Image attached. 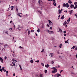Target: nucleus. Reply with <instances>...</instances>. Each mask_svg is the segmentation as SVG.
Here are the masks:
<instances>
[{
    "label": "nucleus",
    "mask_w": 77,
    "mask_h": 77,
    "mask_svg": "<svg viewBox=\"0 0 77 77\" xmlns=\"http://www.w3.org/2000/svg\"><path fill=\"white\" fill-rule=\"evenodd\" d=\"M57 67L56 66L55 67H53L51 68V69H54V70L52 72V73H56V72H57V69H56V68H57Z\"/></svg>",
    "instance_id": "f257e3e1"
},
{
    "label": "nucleus",
    "mask_w": 77,
    "mask_h": 77,
    "mask_svg": "<svg viewBox=\"0 0 77 77\" xmlns=\"http://www.w3.org/2000/svg\"><path fill=\"white\" fill-rule=\"evenodd\" d=\"M38 3L39 4V6L43 7V5H42V2L41 0H39L38 1Z\"/></svg>",
    "instance_id": "f03ea898"
},
{
    "label": "nucleus",
    "mask_w": 77,
    "mask_h": 77,
    "mask_svg": "<svg viewBox=\"0 0 77 77\" xmlns=\"http://www.w3.org/2000/svg\"><path fill=\"white\" fill-rule=\"evenodd\" d=\"M48 31V33H49V34H51V33H54V32L53 31H49L48 30H47Z\"/></svg>",
    "instance_id": "7ed1b4c3"
},
{
    "label": "nucleus",
    "mask_w": 77,
    "mask_h": 77,
    "mask_svg": "<svg viewBox=\"0 0 77 77\" xmlns=\"http://www.w3.org/2000/svg\"><path fill=\"white\" fill-rule=\"evenodd\" d=\"M74 5L72 4L71 6H70V8H71V9H72V8H74Z\"/></svg>",
    "instance_id": "20e7f679"
},
{
    "label": "nucleus",
    "mask_w": 77,
    "mask_h": 77,
    "mask_svg": "<svg viewBox=\"0 0 77 77\" xmlns=\"http://www.w3.org/2000/svg\"><path fill=\"white\" fill-rule=\"evenodd\" d=\"M50 57H52L54 56L53 53H50Z\"/></svg>",
    "instance_id": "39448f33"
},
{
    "label": "nucleus",
    "mask_w": 77,
    "mask_h": 77,
    "mask_svg": "<svg viewBox=\"0 0 77 77\" xmlns=\"http://www.w3.org/2000/svg\"><path fill=\"white\" fill-rule=\"evenodd\" d=\"M49 25H52L53 24V23L50 20H49Z\"/></svg>",
    "instance_id": "423d86ee"
},
{
    "label": "nucleus",
    "mask_w": 77,
    "mask_h": 77,
    "mask_svg": "<svg viewBox=\"0 0 77 77\" xmlns=\"http://www.w3.org/2000/svg\"><path fill=\"white\" fill-rule=\"evenodd\" d=\"M72 11H73V10H71L70 11V15H71L72 14Z\"/></svg>",
    "instance_id": "0eeeda50"
},
{
    "label": "nucleus",
    "mask_w": 77,
    "mask_h": 77,
    "mask_svg": "<svg viewBox=\"0 0 77 77\" xmlns=\"http://www.w3.org/2000/svg\"><path fill=\"white\" fill-rule=\"evenodd\" d=\"M62 20H63L65 18V17H64V15H63L61 17Z\"/></svg>",
    "instance_id": "6e6552de"
},
{
    "label": "nucleus",
    "mask_w": 77,
    "mask_h": 77,
    "mask_svg": "<svg viewBox=\"0 0 77 77\" xmlns=\"http://www.w3.org/2000/svg\"><path fill=\"white\" fill-rule=\"evenodd\" d=\"M28 31V34L29 35H30V31L29 30V29H27Z\"/></svg>",
    "instance_id": "1a4fd4ad"
},
{
    "label": "nucleus",
    "mask_w": 77,
    "mask_h": 77,
    "mask_svg": "<svg viewBox=\"0 0 77 77\" xmlns=\"http://www.w3.org/2000/svg\"><path fill=\"white\" fill-rule=\"evenodd\" d=\"M66 4H65V3H63V7H64V8L65 7H66Z\"/></svg>",
    "instance_id": "9d476101"
},
{
    "label": "nucleus",
    "mask_w": 77,
    "mask_h": 77,
    "mask_svg": "<svg viewBox=\"0 0 77 77\" xmlns=\"http://www.w3.org/2000/svg\"><path fill=\"white\" fill-rule=\"evenodd\" d=\"M45 67L46 68H48V67H49V65H48V64L45 65Z\"/></svg>",
    "instance_id": "9b49d317"
},
{
    "label": "nucleus",
    "mask_w": 77,
    "mask_h": 77,
    "mask_svg": "<svg viewBox=\"0 0 77 77\" xmlns=\"http://www.w3.org/2000/svg\"><path fill=\"white\" fill-rule=\"evenodd\" d=\"M66 7L68 8L69 7V5L68 3H66Z\"/></svg>",
    "instance_id": "f8f14e48"
},
{
    "label": "nucleus",
    "mask_w": 77,
    "mask_h": 77,
    "mask_svg": "<svg viewBox=\"0 0 77 77\" xmlns=\"http://www.w3.org/2000/svg\"><path fill=\"white\" fill-rule=\"evenodd\" d=\"M62 44H60L59 45V47H60V48H62Z\"/></svg>",
    "instance_id": "ddd939ff"
},
{
    "label": "nucleus",
    "mask_w": 77,
    "mask_h": 77,
    "mask_svg": "<svg viewBox=\"0 0 77 77\" xmlns=\"http://www.w3.org/2000/svg\"><path fill=\"white\" fill-rule=\"evenodd\" d=\"M16 9L17 12H18V7H17V6L16 7Z\"/></svg>",
    "instance_id": "4468645a"
},
{
    "label": "nucleus",
    "mask_w": 77,
    "mask_h": 77,
    "mask_svg": "<svg viewBox=\"0 0 77 77\" xmlns=\"http://www.w3.org/2000/svg\"><path fill=\"white\" fill-rule=\"evenodd\" d=\"M61 75H60L58 73L57 74V77H60V76Z\"/></svg>",
    "instance_id": "2eb2a0df"
},
{
    "label": "nucleus",
    "mask_w": 77,
    "mask_h": 77,
    "mask_svg": "<svg viewBox=\"0 0 77 77\" xmlns=\"http://www.w3.org/2000/svg\"><path fill=\"white\" fill-rule=\"evenodd\" d=\"M68 40H69L68 39V40H67L66 41H65V43H66V44H67V43H68V42H69Z\"/></svg>",
    "instance_id": "dca6fc26"
},
{
    "label": "nucleus",
    "mask_w": 77,
    "mask_h": 77,
    "mask_svg": "<svg viewBox=\"0 0 77 77\" xmlns=\"http://www.w3.org/2000/svg\"><path fill=\"white\" fill-rule=\"evenodd\" d=\"M74 9H75L77 8V5H75V6L74 7Z\"/></svg>",
    "instance_id": "f3484780"
},
{
    "label": "nucleus",
    "mask_w": 77,
    "mask_h": 77,
    "mask_svg": "<svg viewBox=\"0 0 77 77\" xmlns=\"http://www.w3.org/2000/svg\"><path fill=\"white\" fill-rule=\"evenodd\" d=\"M53 5H54L55 6H56V2H54L53 3Z\"/></svg>",
    "instance_id": "a211bd4d"
},
{
    "label": "nucleus",
    "mask_w": 77,
    "mask_h": 77,
    "mask_svg": "<svg viewBox=\"0 0 77 77\" xmlns=\"http://www.w3.org/2000/svg\"><path fill=\"white\" fill-rule=\"evenodd\" d=\"M59 31H60V32H62V29H60V28H59Z\"/></svg>",
    "instance_id": "6ab92c4d"
},
{
    "label": "nucleus",
    "mask_w": 77,
    "mask_h": 77,
    "mask_svg": "<svg viewBox=\"0 0 77 77\" xmlns=\"http://www.w3.org/2000/svg\"><path fill=\"white\" fill-rule=\"evenodd\" d=\"M17 15H18L19 17H21V14L20 13H19L17 14Z\"/></svg>",
    "instance_id": "aec40b11"
},
{
    "label": "nucleus",
    "mask_w": 77,
    "mask_h": 77,
    "mask_svg": "<svg viewBox=\"0 0 77 77\" xmlns=\"http://www.w3.org/2000/svg\"><path fill=\"white\" fill-rule=\"evenodd\" d=\"M30 62H31V63H33V60H30Z\"/></svg>",
    "instance_id": "412c9836"
},
{
    "label": "nucleus",
    "mask_w": 77,
    "mask_h": 77,
    "mask_svg": "<svg viewBox=\"0 0 77 77\" xmlns=\"http://www.w3.org/2000/svg\"><path fill=\"white\" fill-rule=\"evenodd\" d=\"M68 2L70 4H71V3H72V2L71 1H68Z\"/></svg>",
    "instance_id": "4be33fe9"
},
{
    "label": "nucleus",
    "mask_w": 77,
    "mask_h": 77,
    "mask_svg": "<svg viewBox=\"0 0 77 77\" xmlns=\"http://www.w3.org/2000/svg\"><path fill=\"white\" fill-rule=\"evenodd\" d=\"M69 21H70V17H69V19L67 20V22L69 23Z\"/></svg>",
    "instance_id": "5701e85b"
},
{
    "label": "nucleus",
    "mask_w": 77,
    "mask_h": 77,
    "mask_svg": "<svg viewBox=\"0 0 77 77\" xmlns=\"http://www.w3.org/2000/svg\"><path fill=\"white\" fill-rule=\"evenodd\" d=\"M45 74H47V70H45Z\"/></svg>",
    "instance_id": "b1692460"
},
{
    "label": "nucleus",
    "mask_w": 77,
    "mask_h": 77,
    "mask_svg": "<svg viewBox=\"0 0 77 77\" xmlns=\"http://www.w3.org/2000/svg\"><path fill=\"white\" fill-rule=\"evenodd\" d=\"M59 14H61L62 13V12L60 10H59Z\"/></svg>",
    "instance_id": "393cba45"
},
{
    "label": "nucleus",
    "mask_w": 77,
    "mask_h": 77,
    "mask_svg": "<svg viewBox=\"0 0 77 77\" xmlns=\"http://www.w3.org/2000/svg\"><path fill=\"white\" fill-rule=\"evenodd\" d=\"M38 12H39V14H41L42 13V12L41 11H38Z\"/></svg>",
    "instance_id": "a878e982"
},
{
    "label": "nucleus",
    "mask_w": 77,
    "mask_h": 77,
    "mask_svg": "<svg viewBox=\"0 0 77 77\" xmlns=\"http://www.w3.org/2000/svg\"><path fill=\"white\" fill-rule=\"evenodd\" d=\"M75 48V46H73L72 48L73 49H74V48Z\"/></svg>",
    "instance_id": "bb28decb"
},
{
    "label": "nucleus",
    "mask_w": 77,
    "mask_h": 77,
    "mask_svg": "<svg viewBox=\"0 0 77 77\" xmlns=\"http://www.w3.org/2000/svg\"><path fill=\"white\" fill-rule=\"evenodd\" d=\"M31 32H35V30H31Z\"/></svg>",
    "instance_id": "cd10ccee"
},
{
    "label": "nucleus",
    "mask_w": 77,
    "mask_h": 77,
    "mask_svg": "<svg viewBox=\"0 0 77 77\" xmlns=\"http://www.w3.org/2000/svg\"><path fill=\"white\" fill-rule=\"evenodd\" d=\"M74 4H75V5H77V2H74Z\"/></svg>",
    "instance_id": "c85d7f7f"
},
{
    "label": "nucleus",
    "mask_w": 77,
    "mask_h": 77,
    "mask_svg": "<svg viewBox=\"0 0 77 77\" xmlns=\"http://www.w3.org/2000/svg\"><path fill=\"white\" fill-rule=\"evenodd\" d=\"M12 64H13V66H15V64L13 62H12Z\"/></svg>",
    "instance_id": "c756f323"
},
{
    "label": "nucleus",
    "mask_w": 77,
    "mask_h": 77,
    "mask_svg": "<svg viewBox=\"0 0 77 77\" xmlns=\"http://www.w3.org/2000/svg\"><path fill=\"white\" fill-rule=\"evenodd\" d=\"M37 32H38V33H39L40 32V30H39V29H38L37 30Z\"/></svg>",
    "instance_id": "7c9ffc66"
},
{
    "label": "nucleus",
    "mask_w": 77,
    "mask_h": 77,
    "mask_svg": "<svg viewBox=\"0 0 77 77\" xmlns=\"http://www.w3.org/2000/svg\"><path fill=\"white\" fill-rule=\"evenodd\" d=\"M66 23H63V25H64V26H66Z\"/></svg>",
    "instance_id": "2f4dec72"
},
{
    "label": "nucleus",
    "mask_w": 77,
    "mask_h": 77,
    "mask_svg": "<svg viewBox=\"0 0 77 77\" xmlns=\"http://www.w3.org/2000/svg\"><path fill=\"white\" fill-rule=\"evenodd\" d=\"M41 64H42V66H44V64L43 63H42Z\"/></svg>",
    "instance_id": "473e14b6"
},
{
    "label": "nucleus",
    "mask_w": 77,
    "mask_h": 77,
    "mask_svg": "<svg viewBox=\"0 0 77 77\" xmlns=\"http://www.w3.org/2000/svg\"><path fill=\"white\" fill-rule=\"evenodd\" d=\"M35 62H37V63H38V62H39V60H38L37 61H35Z\"/></svg>",
    "instance_id": "72a5a7b5"
},
{
    "label": "nucleus",
    "mask_w": 77,
    "mask_h": 77,
    "mask_svg": "<svg viewBox=\"0 0 77 77\" xmlns=\"http://www.w3.org/2000/svg\"><path fill=\"white\" fill-rule=\"evenodd\" d=\"M6 46H8V45L7 44H6L5 45H4V47H6Z\"/></svg>",
    "instance_id": "f704fd0d"
},
{
    "label": "nucleus",
    "mask_w": 77,
    "mask_h": 77,
    "mask_svg": "<svg viewBox=\"0 0 77 77\" xmlns=\"http://www.w3.org/2000/svg\"><path fill=\"white\" fill-rule=\"evenodd\" d=\"M51 63L52 64H53V63H54V61H51Z\"/></svg>",
    "instance_id": "c9c22d12"
},
{
    "label": "nucleus",
    "mask_w": 77,
    "mask_h": 77,
    "mask_svg": "<svg viewBox=\"0 0 77 77\" xmlns=\"http://www.w3.org/2000/svg\"><path fill=\"white\" fill-rule=\"evenodd\" d=\"M1 62H2V63H3V60L2 59L1 60Z\"/></svg>",
    "instance_id": "e433bc0d"
},
{
    "label": "nucleus",
    "mask_w": 77,
    "mask_h": 77,
    "mask_svg": "<svg viewBox=\"0 0 77 77\" xmlns=\"http://www.w3.org/2000/svg\"><path fill=\"white\" fill-rule=\"evenodd\" d=\"M44 49H42V50L41 51L42 53H43L44 52Z\"/></svg>",
    "instance_id": "4c0bfd02"
},
{
    "label": "nucleus",
    "mask_w": 77,
    "mask_h": 77,
    "mask_svg": "<svg viewBox=\"0 0 77 77\" xmlns=\"http://www.w3.org/2000/svg\"><path fill=\"white\" fill-rule=\"evenodd\" d=\"M66 33V31H63V33H64L65 34V33Z\"/></svg>",
    "instance_id": "58836bf2"
},
{
    "label": "nucleus",
    "mask_w": 77,
    "mask_h": 77,
    "mask_svg": "<svg viewBox=\"0 0 77 77\" xmlns=\"http://www.w3.org/2000/svg\"><path fill=\"white\" fill-rule=\"evenodd\" d=\"M3 59H2V58L1 57H0V60H2Z\"/></svg>",
    "instance_id": "ea45409f"
},
{
    "label": "nucleus",
    "mask_w": 77,
    "mask_h": 77,
    "mask_svg": "<svg viewBox=\"0 0 77 77\" xmlns=\"http://www.w3.org/2000/svg\"><path fill=\"white\" fill-rule=\"evenodd\" d=\"M12 61L14 62L15 61V60H14V58H13L12 59Z\"/></svg>",
    "instance_id": "a19ab883"
},
{
    "label": "nucleus",
    "mask_w": 77,
    "mask_h": 77,
    "mask_svg": "<svg viewBox=\"0 0 77 77\" xmlns=\"http://www.w3.org/2000/svg\"><path fill=\"white\" fill-rule=\"evenodd\" d=\"M0 71H1V72H2V71H3V70H2V69H0Z\"/></svg>",
    "instance_id": "79ce46f5"
},
{
    "label": "nucleus",
    "mask_w": 77,
    "mask_h": 77,
    "mask_svg": "<svg viewBox=\"0 0 77 77\" xmlns=\"http://www.w3.org/2000/svg\"><path fill=\"white\" fill-rule=\"evenodd\" d=\"M11 8H12V9L11 10H12H12H14V7H11Z\"/></svg>",
    "instance_id": "37998d69"
},
{
    "label": "nucleus",
    "mask_w": 77,
    "mask_h": 77,
    "mask_svg": "<svg viewBox=\"0 0 77 77\" xmlns=\"http://www.w3.org/2000/svg\"><path fill=\"white\" fill-rule=\"evenodd\" d=\"M40 77H42V74H40Z\"/></svg>",
    "instance_id": "c03bdc74"
},
{
    "label": "nucleus",
    "mask_w": 77,
    "mask_h": 77,
    "mask_svg": "<svg viewBox=\"0 0 77 77\" xmlns=\"http://www.w3.org/2000/svg\"><path fill=\"white\" fill-rule=\"evenodd\" d=\"M12 30V29L11 28H10V29H9V30Z\"/></svg>",
    "instance_id": "a18cd8bd"
},
{
    "label": "nucleus",
    "mask_w": 77,
    "mask_h": 77,
    "mask_svg": "<svg viewBox=\"0 0 77 77\" xmlns=\"http://www.w3.org/2000/svg\"><path fill=\"white\" fill-rule=\"evenodd\" d=\"M2 69L3 71L5 69H4V67L2 68Z\"/></svg>",
    "instance_id": "49530a36"
},
{
    "label": "nucleus",
    "mask_w": 77,
    "mask_h": 77,
    "mask_svg": "<svg viewBox=\"0 0 77 77\" xmlns=\"http://www.w3.org/2000/svg\"><path fill=\"white\" fill-rule=\"evenodd\" d=\"M47 26L48 27H50V25L48 24H47Z\"/></svg>",
    "instance_id": "de8ad7c7"
},
{
    "label": "nucleus",
    "mask_w": 77,
    "mask_h": 77,
    "mask_svg": "<svg viewBox=\"0 0 77 77\" xmlns=\"http://www.w3.org/2000/svg\"><path fill=\"white\" fill-rule=\"evenodd\" d=\"M3 71L4 72H6V70L4 69Z\"/></svg>",
    "instance_id": "09e8293b"
},
{
    "label": "nucleus",
    "mask_w": 77,
    "mask_h": 77,
    "mask_svg": "<svg viewBox=\"0 0 77 77\" xmlns=\"http://www.w3.org/2000/svg\"><path fill=\"white\" fill-rule=\"evenodd\" d=\"M13 75L14 77V76H15V74L14 73L13 74Z\"/></svg>",
    "instance_id": "8fccbe9b"
},
{
    "label": "nucleus",
    "mask_w": 77,
    "mask_h": 77,
    "mask_svg": "<svg viewBox=\"0 0 77 77\" xmlns=\"http://www.w3.org/2000/svg\"><path fill=\"white\" fill-rule=\"evenodd\" d=\"M75 50H77V47H76V48H75Z\"/></svg>",
    "instance_id": "3c124183"
},
{
    "label": "nucleus",
    "mask_w": 77,
    "mask_h": 77,
    "mask_svg": "<svg viewBox=\"0 0 77 77\" xmlns=\"http://www.w3.org/2000/svg\"><path fill=\"white\" fill-rule=\"evenodd\" d=\"M75 17H76V18H77V14H75Z\"/></svg>",
    "instance_id": "603ef678"
},
{
    "label": "nucleus",
    "mask_w": 77,
    "mask_h": 77,
    "mask_svg": "<svg viewBox=\"0 0 77 77\" xmlns=\"http://www.w3.org/2000/svg\"><path fill=\"white\" fill-rule=\"evenodd\" d=\"M53 2H56V0H52Z\"/></svg>",
    "instance_id": "864d4df0"
},
{
    "label": "nucleus",
    "mask_w": 77,
    "mask_h": 77,
    "mask_svg": "<svg viewBox=\"0 0 77 77\" xmlns=\"http://www.w3.org/2000/svg\"><path fill=\"white\" fill-rule=\"evenodd\" d=\"M4 59H7V57H4Z\"/></svg>",
    "instance_id": "5fc2aeb1"
},
{
    "label": "nucleus",
    "mask_w": 77,
    "mask_h": 77,
    "mask_svg": "<svg viewBox=\"0 0 77 77\" xmlns=\"http://www.w3.org/2000/svg\"><path fill=\"white\" fill-rule=\"evenodd\" d=\"M8 72H8V71H7L6 72V74H8Z\"/></svg>",
    "instance_id": "6e6d98bb"
},
{
    "label": "nucleus",
    "mask_w": 77,
    "mask_h": 77,
    "mask_svg": "<svg viewBox=\"0 0 77 77\" xmlns=\"http://www.w3.org/2000/svg\"><path fill=\"white\" fill-rule=\"evenodd\" d=\"M35 35L36 36H38V34H37L36 33H35Z\"/></svg>",
    "instance_id": "4d7b16f0"
},
{
    "label": "nucleus",
    "mask_w": 77,
    "mask_h": 77,
    "mask_svg": "<svg viewBox=\"0 0 77 77\" xmlns=\"http://www.w3.org/2000/svg\"><path fill=\"white\" fill-rule=\"evenodd\" d=\"M19 66L20 68H21V66H20V65L19 64Z\"/></svg>",
    "instance_id": "13d9d810"
},
{
    "label": "nucleus",
    "mask_w": 77,
    "mask_h": 77,
    "mask_svg": "<svg viewBox=\"0 0 77 77\" xmlns=\"http://www.w3.org/2000/svg\"><path fill=\"white\" fill-rule=\"evenodd\" d=\"M50 29H51V30L52 29V27H50Z\"/></svg>",
    "instance_id": "bf43d9fd"
},
{
    "label": "nucleus",
    "mask_w": 77,
    "mask_h": 77,
    "mask_svg": "<svg viewBox=\"0 0 77 77\" xmlns=\"http://www.w3.org/2000/svg\"><path fill=\"white\" fill-rule=\"evenodd\" d=\"M19 48H22V47L21 46H20L19 47Z\"/></svg>",
    "instance_id": "052dcab7"
},
{
    "label": "nucleus",
    "mask_w": 77,
    "mask_h": 77,
    "mask_svg": "<svg viewBox=\"0 0 77 77\" xmlns=\"http://www.w3.org/2000/svg\"><path fill=\"white\" fill-rule=\"evenodd\" d=\"M8 33V31H6V32H5V33Z\"/></svg>",
    "instance_id": "680f3d73"
},
{
    "label": "nucleus",
    "mask_w": 77,
    "mask_h": 77,
    "mask_svg": "<svg viewBox=\"0 0 77 77\" xmlns=\"http://www.w3.org/2000/svg\"><path fill=\"white\" fill-rule=\"evenodd\" d=\"M0 44H1V45H3V43H0Z\"/></svg>",
    "instance_id": "e2e57ef3"
},
{
    "label": "nucleus",
    "mask_w": 77,
    "mask_h": 77,
    "mask_svg": "<svg viewBox=\"0 0 77 77\" xmlns=\"http://www.w3.org/2000/svg\"><path fill=\"white\" fill-rule=\"evenodd\" d=\"M60 15L58 16V18H60Z\"/></svg>",
    "instance_id": "0e129e2a"
},
{
    "label": "nucleus",
    "mask_w": 77,
    "mask_h": 77,
    "mask_svg": "<svg viewBox=\"0 0 77 77\" xmlns=\"http://www.w3.org/2000/svg\"><path fill=\"white\" fill-rule=\"evenodd\" d=\"M9 10V8H8V10L7 11H8Z\"/></svg>",
    "instance_id": "69168bd1"
},
{
    "label": "nucleus",
    "mask_w": 77,
    "mask_h": 77,
    "mask_svg": "<svg viewBox=\"0 0 77 77\" xmlns=\"http://www.w3.org/2000/svg\"><path fill=\"white\" fill-rule=\"evenodd\" d=\"M66 34L64 35V36H66Z\"/></svg>",
    "instance_id": "338daca9"
},
{
    "label": "nucleus",
    "mask_w": 77,
    "mask_h": 77,
    "mask_svg": "<svg viewBox=\"0 0 77 77\" xmlns=\"http://www.w3.org/2000/svg\"><path fill=\"white\" fill-rule=\"evenodd\" d=\"M75 56H76V58L77 59V55L76 54V55H75Z\"/></svg>",
    "instance_id": "774afa93"
}]
</instances>
